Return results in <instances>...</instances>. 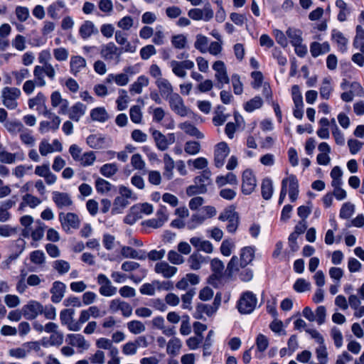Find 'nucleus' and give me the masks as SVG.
<instances>
[{
	"mask_svg": "<svg viewBox=\"0 0 364 364\" xmlns=\"http://www.w3.org/2000/svg\"><path fill=\"white\" fill-rule=\"evenodd\" d=\"M67 341L72 346H75L82 350H87L90 347L89 343L81 334H68Z\"/></svg>",
	"mask_w": 364,
	"mask_h": 364,
	"instance_id": "bb28decb",
	"label": "nucleus"
},
{
	"mask_svg": "<svg viewBox=\"0 0 364 364\" xmlns=\"http://www.w3.org/2000/svg\"><path fill=\"white\" fill-rule=\"evenodd\" d=\"M127 328L129 331L134 334H139L144 332L146 329L144 323L137 320H134L127 323Z\"/></svg>",
	"mask_w": 364,
	"mask_h": 364,
	"instance_id": "0e129e2a",
	"label": "nucleus"
},
{
	"mask_svg": "<svg viewBox=\"0 0 364 364\" xmlns=\"http://www.w3.org/2000/svg\"><path fill=\"white\" fill-rule=\"evenodd\" d=\"M203 262H205V258L198 253H193L188 259V265L193 270L199 269Z\"/></svg>",
	"mask_w": 364,
	"mask_h": 364,
	"instance_id": "8fccbe9b",
	"label": "nucleus"
},
{
	"mask_svg": "<svg viewBox=\"0 0 364 364\" xmlns=\"http://www.w3.org/2000/svg\"><path fill=\"white\" fill-rule=\"evenodd\" d=\"M96 160L95 154L93 151H87L85 152L80 156L78 162L82 166H92Z\"/></svg>",
	"mask_w": 364,
	"mask_h": 364,
	"instance_id": "680f3d73",
	"label": "nucleus"
},
{
	"mask_svg": "<svg viewBox=\"0 0 364 364\" xmlns=\"http://www.w3.org/2000/svg\"><path fill=\"white\" fill-rule=\"evenodd\" d=\"M46 228V224L43 223L41 220H37L35 222L33 229L31 230V237L32 240L35 242L41 240L44 236Z\"/></svg>",
	"mask_w": 364,
	"mask_h": 364,
	"instance_id": "4c0bfd02",
	"label": "nucleus"
},
{
	"mask_svg": "<svg viewBox=\"0 0 364 364\" xmlns=\"http://www.w3.org/2000/svg\"><path fill=\"white\" fill-rule=\"evenodd\" d=\"M216 313V310L211 304H198L196 306L195 318L197 319L203 318V314H205L211 316Z\"/></svg>",
	"mask_w": 364,
	"mask_h": 364,
	"instance_id": "e433bc0d",
	"label": "nucleus"
},
{
	"mask_svg": "<svg viewBox=\"0 0 364 364\" xmlns=\"http://www.w3.org/2000/svg\"><path fill=\"white\" fill-rule=\"evenodd\" d=\"M273 184L270 178H264L261 185V193L264 200H269L273 193Z\"/></svg>",
	"mask_w": 364,
	"mask_h": 364,
	"instance_id": "37998d69",
	"label": "nucleus"
},
{
	"mask_svg": "<svg viewBox=\"0 0 364 364\" xmlns=\"http://www.w3.org/2000/svg\"><path fill=\"white\" fill-rule=\"evenodd\" d=\"M224 109L225 107L223 106L218 107L215 116L213 118V122L215 126H220L226 122L228 115L223 114Z\"/></svg>",
	"mask_w": 364,
	"mask_h": 364,
	"instance_id": "052dcab7",
	"label": "nucleus"
},
{
	"mask_svg": "<svg viewBox=\"0 0 364 364\" xmlns=\"http://www.w3.org/2000/svg\"><path fill=\"white\" fill-rule=\"evenodd\" d=\"M230 154V148L226 142L218 143L215 148L214 163L217 168H221L225 163L226 157Z\"/></svg>",
	"mask_w": 364,
	"mask_h": 364,
	"instance_id": "ddd939ff",
	"label": "nucleus"
},
{
	"mask_svg": "<svg viewBox=\"0 0 364 364\" xmlns=\"http://www.w3.org/2000/svg\"><path fill=\"white\" fill-rule=\"evenodd\" d=\"M154 271L156 273L161 274L164 278L168 279L176 274L178 269L176 267L171 266L168 262L163 261L157 262L155 264Z\"/></svg>",
	"mask_w": 364,
	"mask_h": 364,
	"instance_id": "a211bd4d",
	"label": "nucleus"
},
{
	"mask_svg": "<svg viewBox=\"0 0 364 364\" xmlns=\"http://www.w3.org/2000/svg\"><path fill=\"white\" fill-rule=\"evenodd\" d=\"M157 87L159 88V92L163 97L169 99L170 96L173 93V87L170 82L165 78L157 79L156 81Z\"/></svg>",
	"mask_w": 364,
	"mask_h": 364,
	"instance_id": "cd10ccee",
	"label": "nucleus"
},
{
	"mask_svg": "<svg viewBox=\"0 0 364 364\" xmlns=\"http://www.w3.org/2000/svg\"><path fill=\"white\" fill-rule=\"evenodd\" d=\"M190 242L198 251H203L208 254L213 251L212 243L208 240H203L201 237H193L190 239Z\"/></svg>",
	"mask_w": 364,
	"mask_h": 364,
	"instance_id": "5701e85b",
	"label": "nucleus"
},
{
	"mask_svg": "<svg viewBox=\"0 0 364 364\" xmlns=\"http://www.w3.org/2000/svg\"><path fill=\"white\" fill-rule=\"evenodd\" d=\"M286 34L289 38L291 44L293 46L301 43L303 41L302 31L300 29L295 28H289Z\"/></svg>",
	"mask_w": 364,
	"mask_h": 364,
	"instance_id": "a19ab883",
	"label": "nucleus"
},
{
	"mask_svg": "<svg viewBox=\"0 0 364 364\" xmlns=\"http://www.w3.org/2000/svg\"><path fill=\"white\" fill-rule=\"evenodd\" d=\"M46 102V97L43 92H39L34 97L28 100V105L30 109L36 107V109L42 114V112L48 109Z\"/></svg>",
	"mask_w": 364,
	"mask_h": 364,
	"instance_id": "6ab92c4d",
	"label": "nucleus"
},
{
	"mask_svg": "<svg viewBox=\"0 0 364 364\" xmlns=\"http://www.w3.org/2000/svg\"><path fill=\"white\" fill-rule=\"evenodd\" d=\"M255 248L247 246L241 249L240 259L234 255L228 263L226 272L230 277L240 271V268H245L250 264L255 258Z\"/></svg>",
	"mask_w": 364,
	"mask_h": 364,
	"instance_id": "f03ea898",
	"label": "nucleus"
},
{
	"mask_svg": "<svg viewBox=\"0 0 364 364\" xmlns=\"http://www.w3.org/2000/svg\"><path fill=\"white\" fill-rule=\"evenodd\" d=\"M115 40L121 46L120 48H115V55H119L123 52L133 53L136 50V46L129 43L121 31L115 33Z\"/></svg>",
	"mask_w": 364,
	"mask_h": 364,
	"instance_id": "4468645a",
	"label": "nucleus"
},
{
	"mask_svg": "<svg viewBox=\"0 0 364 364\" xmlns=\"http://www.w3.org/2000/svg\"><path fill=\"white\" fill-rule=\"evenodd\" d=\"M149 83V78L145 75H140L137 80L131 85L129 91L132 94H141L143 87H147Z\"/></svg>",
	"mask_w": 364,
	"mask_h": 364,
	"instance_id": "f704fd0d",
	"label": "nucleus"
},
{
	"mask_svg": "<svg viewBox=\"0 0 364 364\" xmlns=\"http://www.w3.org/2000/svg\"><path fill=\"white\" fill-rule=\"evenodd\" d=\"M66 286L64 283L57 281L53 282L50 289L51 301L58 304L61 301L64 297Z\"/></svg>",
	"mask_w": 364,
	"mask_h": 364,
	"instance_id": "412c9836",
	"label": "nucleus"
},
{
	"mask_svg": "<svg viewBox=\"0 0 364 364\" xmlns=\"http://www.w3.org/2000/svg\"><path fill=\"white\" fill-rule=\"evenodd\" d=\"M152 136L156 143V147L160 151H165L168 146L173 144L176 141V136L173 133L168 134L167 136L164 135L161 132L154 130Z\"/></svg>",
	"mask_w": 364,
	"mask_h": 364,
	"instance_id": "9d476101",
	"label": "nucleus"
},
{
	"mask_svg": "<svg viewBox=\"0 0 364 364\" xmlns=\"http://www.w3.org/2000/svg\"><path fill=\"white\" fill-rule=\"evenodd\" d=\"M98 284L100 285V293L105 296H110L113 294L111 282L104 274H99L97 277Z\"/></svg>",
	"mask_w": 364,
	"mask_h": 364,
	"instance_id": "7c9ffc66",
	"label": "nucleus"
},
{
	"mask_svg": "<svg viewBox=\"0 0 364 364\" xmlns=\"http://www.w3.org/2000/svg\"><path fill=\"white\" fill-rule=\"evenodd\" d=\"M51 54L49 50H41L38 54V62L42 65H36L33 69V76L38 87H44L46 85L45 76L53 81L55 79L56 71L54 66L49 63Z\"/></svg>",
	"mask_w": 364,
	"mask_h": 364,
	"instance_id": "f257e3e1",
	"label": "nucleus"
},
{
	"mask_svg": "<svg viewBox=\"0 0 364 364\" xmlns=\"http://www.w3.org/2000/svg\"><path fill=\"white\" fill-rule=\"evenodd\" d=\"M331 39L336 43L341 52H346L348 41L341 31L333 29L331 33Z\"/></svg>",
	"mask_w": 364,
	"mask_h": 364,
	"instance_id": "2f4dec72",
	"label": "nucleus"
},
{
	"mask_svg": "<svg viewBox=\"0 0 364 364\" xmlns=\"http://www.w3.org/2000/svg\"><path fill=\"white\" fill-rule=\"evenodd\" d=\"M170 67L171 68L172 72L177 77L184 78L186 76V72L184 70L180 61L173 60L170 62Z\"/></svg>",
	"mask_w": 364,
	"mask_h": 364,
	"instance_id": "338daca9",
	"label": "nucleus"
},
{
	"mask_svg": "<svg viewBox=\"0 0 364 364\" xmlns=\"http://www.w3.org/2000/svg\"><path fill=\"white\" fill-rule=\"evenodd\" d=\"M119 97L117 100V108L119 110H124L128 106L129 97L127 95V92L124 90H119L118 92Z\"/></svg>",
	"mask_w": 364,
	"mask_h": 364,
	"instance_id": "13d9d810",
	"label": "nucleus"
},
{
	"mask_svg": "<svg viewBox=\"0 0 364 364\" xmlns=\"http://www.w3.org/2000/svg\"><path fill=\"white\" fill-rule=\"evenodd\" d=\"M16 205V200L9 199L0 202V222L4 223L9 220L11 213L9 210Z\"/></svg>",
	"mask_w": 364,
	"mask_h": 364,
	"instance_id": "c85d7f7f",
	"label": "nucleus"
},
{
	"mask_svg": "<svg viewBox=\"0 0 364 364\" xmlns=\"http://www.w3.org/2000/svg\"><path fill=\"white\" fill-rule=\"evenodd\" d=\"M235 242L230 240L227 239L222 242L220 246V252L223 256L228 257L232 254L233 249L235 248Z\"/></svg>",
	"mask_w": 364,
	"mask_h": 364,
	"instance_id": "69168bd1",
	"label": "nucleus"
},
{
	"mask_svg": "<svg viewBox=\"0 0 364 364\" xmlns=\"http://www.w3.org/2000/svg\"><path fill=\"white\" fill-rule=\"evenodd\" d=\"M333 91V87L331 86V77H325L321 83L320 87V96L321 97L328 100L330 97L331 93Z\"/></svg>",
	"mask_w": 364,
	"mask_h": 364,
	"instance_id": "09e8293b",
	"label": "nucleus"
},
{
	"mask_svg": "<svg viewBox=\"0 0 364 364\" xmlns=\"http://www.w3.org/2000/svg\"><path fill=\"white\" fill-rule=\"evenodd\" d=\"M4 127L11 135L19 134L25 127L22 122L18 119L7 121L4 124Z\"/></svg>",
	"mask_w": 364,
	"mask_h": 364,
	"instance_id": "ea45409f",
	"label": "nucleus"
},
{
	"mask_svg": "<svg viewBox=\"0 0 364 364\" xmlns=\"http://www.w3.org/2000/svg\"><path fill=\"white\" fill-rule=\"evenodd\" d=\"M19 139L21 143L28 147H33L36 144V139L33 135V132L26 127L19 133Z\"/></svg>",
	"mask_w": 364,
	"mask_h": 364,
	"instance_id": "c9c22d12",
	"label": "nucleus"
},
{
	"mask_svg": "<svg viewBox=\"0 0 364 364\" xmlns=\"http://www.w3.org/2000/svg\"><path fill=\"white\" fill-rule=\"evenodd\" d=\"M184 151L189 155H196L200 151V144L196 141H188L185 144Z\"/></svg>",
	"mask_w": 364,
	"mask_h": 364,
	"instance_id": "774afa93",
	"label": "nucleus"
},
{
	"mask_svg": "<svg viewBox=\"0 0 364 364\" xmlns=\"http://www.w3.org/2000/svg\"><path fill=\"white\" fill-rule=\"evenodd\" d=\"M164 176L168 179H171L173 176V170L175 167L174 161L168 154L164 155Z\"/></svg>",
	"mask_w": 364,
	"mask_h": 364,
	"instance_id": "3c124183",
	"label": "nucleus"
},
{
	"mask_svg": "<svg viewBox=\"0 0 364 364\" xmlns=\"http://www.w3.org/2000/svg\"><path fill=\"white\" fill-rule=\"evenodd\" d=\"M208 43L209 40L206 36L202 34H198L196 36V40L194 43V47L200 53H205L207 52Z\"/></svg>",
	"mask_w": 364,
	"mask_h": 364,
	"instance_id": "864d4df0",
	"label": "nucleus"
},
{
	"mask_svg": "<svg viewBox=\"0 0 364 364\" xmlns=\"http://www.w3.org/2000/svg\"><path fill=\"white\" fill-rule=\"evenodd\" d=\"M181 346V340L174 337L168 342L166 352L168 354L175 356L178 354Z\"/></svg>",
	"mask_w": 364,
	"mask_h": 364,
	"instance_id": "49530a36",
	"label": "nucleus"
},
{
	"mask_svg": "<svg viewBox=\"0 0 364 364\" xmlns=\"http://www.w3.org/2000/svg\"><path fill=\"white\" fill-rule=\"evenodd\" d=\"M80 35L83 39L90 38L92 34L98 33L97 28L95 24L90 21H85L80 26Z\"/></svg>",
	"mask_w": 364,
	"mask_h": 364,
	"instance_id": "473e14b6",
	"label": "nucleus"
},
{
	"mask_svg": "<svg viewBox=\"0 0 364 364\" xmlns=\"http://www.w3.org/2000/svg\"><path fill=\"white\" fill-rule=\"evenodd\" d=\"M16 159L22 161L23 154L18 153H10L6 151L0 152V162L3 164H12L16 162Z\"/></svg>",
	"mask_w": 364,
	"mask_h": 364,
	"instance_id": "58836bf2",
	"label": "nucleus"
},
{
	"mask_svg": "<svg viewBox=\"0 0 364 364\" xmlns=\"http://www.w3.org/2000/svg\"><path fill=\"white\" fill-rule=\"evenodd\" d=\"M63 333L60 331L52 333L50 337H44L41 340V345L45 348L50 346H59L63 343Z\"/></svg>",
	"mask_w": 364,
	"mask_h": 364,
	"instance_id": "393cba45",
	"label": "nucleus"
},
{
	"mask_svg": "<svg viewBox=\"0 0 364 364\" xmlns=\"http://www.w3.org/2000/svg\"><path fill=\"white\" fill-rule=\"evenodd\" d=\"M43 305L35 300H31L22 307L23 316L27 320L35 319L38 315L42 314Z\"/></svg>",
	"mask_w": 364,
	"mask_h": 364,
	"instance_id": "9b49d317",
	"label": "nucleus"
},
{
	"mask_svg": "<svg viewBox=\"0 0 364 364\" xmlns=\"http://www.w3.org/2000/svg\"><path fill=\"white\" fill-rule=\"evenodd\" d=\"M21 95L20 89L14 87H5L1 90L2 104L9 109H15L18 105L17 100Z\"/></svg>",
	"mask_w": 364,
	"mask_h": 364,
	"instance_id": "39448f33",
	"label": "nucleus"
},
{
	"mask_svg": "<svg viewBox=\"0 0 364 364\" xmlns=\"http://www.w3.org/2000/svg\"><path fill=\"white\" fill-rule=\"evenodd\" d=\"M52 198L56 206L60 209L68 208L73 204L72 199L67 193L53 191Z\"/></svg>",
	"mask_w": 364,
	"mask_h": 364,
	"instance_id": "aec40b11",
	"label": "nucleus"
},
{
	"mask_svg": "<svg viewBox=\"0 0 364 364\" xmlns=\"http://www.w3.org/2000/svg\"><path fill=\"white\" fill-rule=\"evenodd\" d=\"M86 60L80 55L72 56L70 61V73L77 76L79 73L86 68Z\"/></svg>",
	"mask_w": 364,
	"mask_h": 364,
	"instance_id": "b1692460",
	"label": "nucleus"
},
{
	"mask_svg": "<svg viewBox=\"0 0 364 364\" xmlns=\"http://www.w3.org/2000/svg\"><path fill=\"white\" fill-rule=\"evenodd\" d=\"M179 127L190 136H195L198 139L204 138V134L189 122H183L179 125Z\"/></svg>",
	"mask_w": 364,
	"mask_h": 364,
	"instance_id": "79ce46f5",
	"label": "nucleus"
},
{
	"mask_svg": "<svg viewBox=\"0 0 364 364\" xmlns=\"http://www.w3.org/2000/svg\"><path fill=\"white\" fill-rule=\"evenodd\" d=\"M87 144L93 149H100L104 146L105 139L98 134H92L87 138Z\"/></svg>",
	"mask_w": 364,
	"mask_h": 364,
	"instance_id": "6e6d98bb",
	"label": "nucleus"
},
{
	"mask_svg": "<svg viewBox=\"0 0 364 364\" xmlns=\"http://www.w3.org/2000/svg\"><path fill=\"white\" fill-rule=\"evenodd\" d=\"M86 106L81 102L74 104L70 109L68 108V114L73 121L78 122L85 114Z\"/></svg>",
	"mask_w": 364,
	"mask_h": 364,
	"instance_id": "a878e982",
	"label": "nucleus"
},
{
	"mask_svg": "<svg viewBox=\"0 0 364 364\" xmlns=\"http://www.w3.org/2000/svg\"><path fill=\"white\" fill-rule=\"evenodd\" d=\"M90 317L91 316H90L87 309L81 311L78 321H76V323H75L74 325L70 326V331H80L82 328V325L83 323H86L90 318Z\"/></svg>",
	"mask_w": 364,
	"mask_h": 364,
	"instance_id": "4d7b16f0",
	"label": "nucleus"
},
{
	"mask_svg": "<svg viewBox=\"0 0 364 364\" xmlns=\"http://www.w3.org/2000/svg\"><path fill=\"white\" fill-rule=\"evenodd\" d=\"M257 186V181L252 171L246 169L242 173V191L245 195L252 193Z\"/></svg>",
	"mask_w": 364,
	"mask_h": 364,
	"instance_id": "f3484780",
	"label": "nucleus"
},
{
	"mask_svg": "<svg viewBox=\"0 0 364 364\" xmlns=\"http://www.w3.org/2000/svg\"><path fill=\"white\" fill-rule=\"evenodd\" d=\"M330 49V45L328 42L320 43L314 41L310 44V53L314 58L328 53Z\"/></svg>",
	"mask_w": 364,
	"mask_h": 364,
	"instance_id": "c756f323",
	"label": "nucleus"
},
{
	"mask_svg": "<svg viewBox=\"0 0 364 364\" xmlns=\"http://www.w3.org/2000/svg\"><path fill=\"white\" fill-rule=\"evenodd\" d=\"M121 254L124 257L126 258H133L142 260L146 258V256L144 255V253L139 255L136 250L128 246H123L122 247Z\"/></svg>",
	"mask_w": 364,
	"mask_h": 364,
	"instance_id": "de8ad7c7",
	"label": "nucleus"
},
{
	"mask_svg": "<svg viewBox=\"0 0 364 364\" xmlns=\"http://www.w3.org/2000/svg\"><path fill=\"white\" fill-rule=\"evenodd\" d=\"M42 114L45 117L50 119V121L44 120L40 122L38 129L41 134L46 133L49 131L55 132L59 129L61 119L58 115L50 109H46L44 112H42Z\"/></svg>",
	"mask_w": 364,
	"mask_h": 364,
	"instance_id": "423d86ee",
	"label": "nucleus"
},
{
	"mask_svg": "<svg viewBox=\"0 0 364 364\" xmlns=\"http://www.w3.org/2000/svg\"><path fill=\"white\" fill-rule=\"evenodd\" d=\"M336 6L340 10L337 16L338 20L341 22L345 21L347 19V16L350 13V9L343 0H337L336 1Z\"/></svg>",
	"mask_w": 364,
	"mask_h": 364,
	"instance_id": "c03bdc74",
	"label": "nucleus"
},
{
	"mask_svg": "<svg viewBox=\"0 0 364 364\" xmlns=\"http://www.w3.org/2000/svg\"><path fill=\"white\" fill-rule=\"evenodd\" d=\"M59 220L64 230L69 231L71 228L77 229L80 226L78 216L73 213L59 214Z\"/></svg>",
	"mask_w": 364,
	"mask_h": 364,
	"instance_id": "f8f14e48",
	"label": "nucleus"
},
{
	"mask_svg": "<svg viewBox=\"0 0 364 364\" xmlns=\"http://www.w3.org/2000/svg\"><path fill=\"white\" fill-rule=\"evenodd\" d=\"M95 188L99 193L105 194L111 190L112 184L102 178H98L95 181Z\"/></svg>",
	"mask_w": 364,
	"mask_h": 364,
	"instance_id": "bf43d9fd",
	"label": "nucleus"
},
{
	"mask_svg": "<svg viewBox=\"0 0 364 364\" xmlns=\"http://www.w3.org/2000/svg\"><path fill=\"white\" fill-rule=\"evenodd\" d=\"M50 103L53 108H59L58 114H65L68 113L69 107V102L67 99L62 97L59 91H54L50 95Z\"/></svg>",
	"mask_w": 364,
	"mask_h": 364,
	"instance_id": "2eb2a0df",
	"label": "nucleus"
},
{
	"mask_svg": "<svg viewBox=\"0 0 364 364\" xmlns=\"http://www.w3.org/2000/svg\"><path fill=\"white\" fill-rule=\"evenodd\" d=\"M119 196L115 198V212L121 213L129 204V199L136 200V197L131 189L121 186L119 189Z\"/></svg>",
	"mask_w": 364,
	"mask_h": 364,
	"instance_id": "0eeeda50",
	"label": "nucleus"
},
{
	"mask_svg": "<svg viewBox=\"0 0 364 364\" xmlns=\"http://www.w3.org/2000/svg\"><path fill=\"white\" fill-rule=\"evenodd\" d=\"M47 12L52 19L57 20L61 15L68 12V9L64 0H57L48 6Z\"/></svg>",
	"mask_w": 364,
	"mask_h": 364,
	"instance_id": "dca6fc26",
	"label": "nucleus"
},
{
	"mask_svg": "<svg viewBox=\"0 0 364 364\" xmlns=\"http://www.w3.org/2000/svg\"><path fill=\"white\" fill-rule=\"evenodd\" d=\"M213 69L215 71V77L218 81L216 87L222 89L225 84L230 82V78L228 75L226 66L224 62L218 60L213 65Z\"/></svg>",
	"mask_w": 364,
	"mask_h": 364,
	"instance_id": "1a4fd4ad",
	"label": "nucleus"
},
{
	"mask_svg": "<svg viewBox=\"0 0 364 364\" xmlns=\"http://www.w3.org/2000/svg\"><path fill=\"white\" fill-rule=\"evenodd\" d=\"M257 304L256 295L250 291H246L242 293L236 306L241 314H250L256 309Z\"/></svg>",
	"mask_w": 364,
	"mask_h": 364,
	"instance_id": "20e7f679",
	"label": "nucleus"
},
{
	"mask_svg": "<svg viewBox=\"0 0 364 364\" xmlns=\"http://www.w3.org/2000/svg\"><path fill=\"white\" fill-rule=\"evenodd\" d=\"M137 73L134 66H127L124 68V72L115 75V84L119 86H124L129 82V77Z\"/></svg>",
	"mask_w": 364,
	"mask_h": 364,
	"instance_id": "4be33fe9",
	"label": "nucleus"
},
{
	"mask_svg": "<svg viewBox=\"0 0 364 364\" xmlns=\"http://www.w3.org/2000/svg\"><path fill=\"white\" fill-rule=\"evenodd\" d=\"M75 314L74 309H65L60 311V320L61 324L63 326H66L70 330V326L76 323L73 319V316Z\"/></svg>",
	"mask_w": 364,
	"mask_h": 364,
	"instance_id": "72a5a7b5",
	"label": "nucleus"
},
{
	"mask_svg": "<svg viewBox=\"0 0 364 364\" xmlns=\"http://www.w3.org/2000/svg\"><path fill=\"white\" fill-rule=\"evenodd\" d=\"M263 101L262 98L259 96H256L250 101L247 102L245 105V109L248 112H251L254 110L260 108L262 106Z\"/></svg>",
	"mask_w": 364,
	"mask_h": 364,
	"instance_id": "e2e57ef3",
	"label": "nucleus"
},
{
	"mask_svg": "<svg viewBox=\"0 0 364 364\" xmlns=\"http://www.w3.org/2000/svg\"><path fill=\"white\" fill-rule=\"evenodd\" d=\"M210 176V171L206 168L203 170L199 176L195 178L194 183L199 186H203L204 188H207V186L211 183Z\"/></svg>",
	"mask_w": 364,
	"mask_h": 364,
	"instance_id": "a18cd8bd",
	"label": "nucleus"
},
{
	"mask_svg": "<svg viewBox=\"0 0 364 364\" xmlns=\"http://www.w3.org/2000/svg\"><path fill=\"white\" fill-rule=\"evenodd\" d=\"M90 117L92 120L100 122H105L109 117L107 111L102 107H97L92 109Z\"/></svg>",
	"mask_w": 364,
	"mask_h": 364,
	"instance_id": "603ef678",
	"label": "nucleus"
},
{
	"mask_svg": "<svg viewBox=\"0 0 364 364\" xmlns=\"http://www.w3.org/2000/svg\"><path fill=\"white\" fill-rule=\"evenodd\" d=\"M170 107L172 111L181 117L188 116L190 109L184 105L183 100L178 93H173L168 99Z\"/></svg>",
	"mask_w": 364,
	"mask_h": 364,
	"instance_id": "6e6552de",
	"label": "nucleus"
},
{
	"mask_svg": "<svg viewBox=\"0 0 364 364\" xmlns=\"http://www.w3.org/2000/svg\"><path fill=\"white\" fill-rule=\"evenodd\" d=\"M216 183L220 186H223L225 184H231V185H237V179L236 176L233 173H228L226 176H219L216 178Z\"/></svg>",
	"mask_w": 364,
	"mask_h": 364,
	"instance_id": "5fc2aeb1",
	"label": "nucleus"
},
{
	"mask_svg": "<svg viewBox=\"0 0 364 364\" xmlns=\"http://www.w3.org/2000/svg\"><path fill=\"white\" fill-rule=\"evenodd\" d=\"M287 187H289V196L291 202H294L299 195V182L294 175H290L284 178L282 181V188L279 198V204L281 205L287 193Z\"/></svg>",
	"mask_w": 364,
	"mask_h": 364,
	"instance_id": "7ed1b4c3",
	"label": "nucleus"
}]
</instances>
